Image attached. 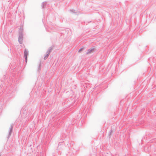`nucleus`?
<instances>
[{"label":"nucleus","mask_w":156,"mask_h":156,"mask_svg":"<svg viewBox=\"0 0 156 156\" xmlns=\"http://www.w3.org/2000/svg\"><path fill=\"white\" fill-rule=\"evenodd\" d=\"M23 29L20 28L19 30L18 41L20 44H21L23 42Z\"/></svg>","instance_id":"1"},{"label":"nucleus","mask_w":156,"mask_h":156,"mask_svg":"<svg viewBox=\"0 0 156 156\" xmlns=\"http://www.w3.org/2000/svg\"><path fill=\"white\" fill-rule=\"evenodd\" d=\"M52 48L51 47H50L48 51H47L46 54H45V56L44 57V59H46V58L48 57L49 55L50 54L51 52V51L52 50Z\"/></svg>","instance_id":"2"},{"label":"nucleus","mask_w":156,"mask_h":156,"mask_svg":"<svg viewBox=\"0 0 156 156\" xmlns=\"http://www.w3.org/2000/svg\"><path fill=\"white\" fill-rule=\"evenodd\" d=\"M13 125L12 124H11L10 126V128L9 131L8 138H9L12 133V129H13Z\"/></svg>","instance_id":"3"},{"label":"nucleus","mask_w":156,"mask_h":156,"mask_svg":"<svg viewBox=\"0 0 156 156\" xmlns=\"http://www.w3.org/2000/svg\"><path fill=\"white\" fill-rule=\"evenodd\" d=\"M28 54V51L26 49H25L24 51V58L25 60V62L26 63L27 62V56Z\"/></svg>","instance_id":"4"},{"label":"nucleus","mask_w":156,"mask_h":156,"mask_svg":"<svg viewBox=\"0 0 156 156\" xmlns=\"http://www.w3.org/2000/svg\"><path fill=\"white\" fill-rule=\"evenodd\" d=\"M42 8H48V5L46 2H44L42 4Z\"/></svg>","instance_id":"5"},{"label":"nucleus","mask_w":156,"mask_h":156,"mask_svg":"<svg viewBox=\"0 0 156 156\" xmlns=\"http://www.w3.org/2000/svg\"><path fill=\"white\" fill-rule=\"evenodd\" d=\"M94 48H91L89 49L87 52H86V54H88L91 53L93 51H94Z\"/></svg>","instance_id":"6"},{"label":"nucleus","mask_w":156,"mask_h":156,"mask_svg":"<svg viewBox=\"0 0 156 156\" xmlns=\"http://www.w3.org/2000/svg\"><path fill=\"white\" fill-rule=\"evenodd\" d=\"M70 12H73V13H76V12H75V11L74 10H73V9H70Z\"/></svg>","instance_id":"7"},{"label":"nucleus","mask_w":156,"mask_h":156,"mask_svg":"<svg viewBox=\"0 0 156 156\" xmlns=\"http://www.w3.org/2000/svg\"><path fill=\"white\" fill-rule=\"evenodd\" d=\"M40 66H41V65H40V64L39 65V66H38V71H40V70H41Z\"/></svg>","instance_id":"8"},{"label":"nucleus","mask_w":156,"mask_h":156,"mask_svg":"<svg viewBox=\"0 0 156 156\" xmlns=\"http://www.w3.org/2000/svg\"><path fill=\"white\" fill-rule=\"evenodd\" d=\"M83 49V48H80L78 51V52H80L81 51H82V50Z\"/></svg>","instance_id":"9"},{"label":"nucleus","mask_w":156,"mask_h":156,"mask_svg":"<svg viewBox=\"0 0 156 156\" xmlns=\"http://www.w3.org/2000/svg\"><path fill=\"white\" fill-rule=\"evenodd\" d=\"M0 156H1V155L0 154Z\"/></svg>","instance_id":"10"}]
</instances>
